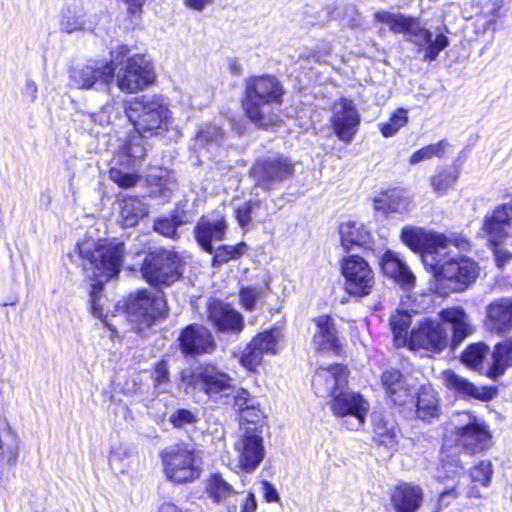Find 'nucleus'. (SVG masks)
<instances>
[{
    "mask_svg": "<svg viewBox=\"0 0 512 512\" xmlns=\"http://www.w3.org/2000/svg\"><path fill=\"white\" fill-rule=\"evenodd\" d=\"M282 86L273 76L252 77L246 81L243 108L256 126L269 128L280 123L275 106L282 102Z\"/></svg>",
    "mask_w": 512,
    "mask_h": 512,
    "instance_id": "obj_1",
    "label": "nucleus"
},
{
    "mask_svg": "<svg viewBox=\"0 0 512 512\" xmlns=\"http://www.w3.org/2000/svg\"><path fill=\"white\" fill-rule=\"evenodd\" d=\"M83 269L88 278L95 281L93 287L102 285L120 272L124 245L121 242L101 239H85L78 245Z\"/></svg>",
    "mask_w": 512,
    "mask_h": 512,
    "instance_id": "obj_2",
    "label": "nucleus"
},
{
    "mask_svg": "<svg viewBox=\"0 0 512 512\" xmlns=\"http://www.w3.org/2000/svg\"><path fill=\"white\" fill-rule=\"evenodd\" d=\"M375 21L389 26L396 34L408 35V40L418 47V53H423L425 61L436 60L439 53L449 46V39L443 33L433 38L430 30L421 26L420 21L411 16L388 11H378L374 14Z\"/></svg>",
    "mask_w": 512,
    "mask_h": 512,
    "instance_id": "obj_3",
    "label": "nucleus"
},
{
    "mask_svg": "<svg viewBox=\"0 0 512 512\" xmlns=\"http://www.w3.org/2000/svg\"><path fill=\"white\" fill-rule=\"evenodd\" d=\"M124 111L136 133L142 136L160 135L173 124L172 112L161 96L135 97L127 102Z\"/></svg>",
    "mask_w": 512,
    "mask_h": 512,
    "instance_id": "obj_4",
    "label": "nucleus"
},
{
    "mask_svg": "<svg viewBox=\"0 0 512 512\" xmlns=\"http://www.w3.org/2000/svg\"><path fill=\"white\" fill-rule=\"evenodd\" d=\"M402 242L412 251L420 253L425 265H432L437 256L445 254L442 251L447 250L453 245L459 249H466L469 243L464 238L449 239L442 233L427 231L423 228L406 226L401 231Z\"/></svg>",
    "mask_w": 512,
    "mask_h": 512,
    "instance_id": "obj_5",
    "label": "nucleus"
},
{
    "mask_svg": "<svg viewBox=\"0 0 512 512\" xmlns=\"http://www.w3.org/2000/svg\"><path fill=\"white\" fill-rule=\"evenodd\" d=\"M161 459L166 477L175 483H188L200 477L199 456L187 444H174L164 449Z\"/></svg>",
    "mask_w": 512,
    "mask_h": 512,
    "instance_id": "obj_6",
    "label": "nucleus"
},
{
    "mask_svg": "<svg viewBox=\"0 0 512 512\" xmlns=\"http://www.w3.org/2000/svg\"><path fill=\"white\" fill-rule=\"evenodd\" d=\"M234 438L236 468L244 473L254 472L265 457L263 430L259 426H241Z\"/></svg>",
    "mask_w": 512,
    "mask_h": 512,
    "instance_id": "obj_7",
    "label": "nucleus"
},
{
    "mask_svg": "<svg viewBox=\"0 0 512 512\" xmlns=\"http://www.w3.org/2000/svg\"><path fill=\"white\" fill-rule=\"evenodd\" d=\"M233 382V378L227 372L212 363L199 364L190 376V385L193 389L213 402L231 396L234 392Z\"/></svg>",
    "mask_w": 512,
    "mask_h": 512,
    "instance_id": "obj_8",
    "label": "nucleus"
},
{
    "mask_svg": "<svg viewBox=\"0 0 512 512\" xmlns=\"http://www.w3.org/2000/svg\"><path fill=\"white\" fill-rule=\"evenodd\" d=\"M181 266V258L177 253L159 250L146 255L141 272L149 284L166 287L181 277Z\"/></svg>",
    "mask_w": 512,
    "mask_h": 512,
    "instance_id": "obj_9",
    "label": "nucleus"
},
{
    "mask_svg": "<svg viewBox=\"0 0 512 512\" xmlns=\"http://www.w3.org/2000/svg\"><path fill=\"white\" fill-rule=\"evenodd\" d=\"M442 253L446 255L437 256L430 267L435 274L450 283V288L453 291L465 290L478 277L477 263L467 257H449L450 253L447 250Z\"/></svg>",
    "mask_w": 512,
    "mask_h": 512,
    "instance_id": "obj_10",
    "label": "nucleus"
},
{
    "mask_svg": "<svg viewBox=\"0 0 512 512\" xmlns=\"http://www.w3.org/2000/svg\"><path fill=\"white\" fill-rule=\"evenodd\" d=\"M117 87L125 93L144 90L155 80L152 62L145 55L135 54L115 71Z\"/></svg>",
    "mask_w": 512,
    "mask_h": 512,
    "instance_id": "obj_11",
    "label": "nucleus"
},
{
    "mask_svg": "<svg viewBox=\"0 0 512 512\" xmlns=\"http://www.w3.org/2000/svg\"><path fill=\"white\" fill-rule=\"evenodd\" d=\"M452 423L458 446L465 450L467 456L488 448L491 435L484 422L475 415L467 411L457 413Z\"/></svg>",
    "mask_w": 512,
    "mask_h": 512,
    "instance_id": "obj_12",
    "label": "nucleus"
},
{
    "mask_svg": "<svg viewBox=\"0 0 512 512\" xmlns=\"http://www.w3.org/2000/svg\"><path fill=\"white\" fill-rule=\"evenodd\" d=\"M345 291L354 297L369 295L375 285V277L369 263L358 255H350L341 261Z\"/></svg>",
    "mask_w": 512,
    "mask_h": 512,
    "instance_id": "obj_13",
    "label": "nucleus"
},
{
    "mask_svg": "<svg viewBox=\"0 0 512 512\" xmlns=\"http://www.w3.org/2000/svg\"><path fill=\"white\" fill-rule=\"evenodd\" d=\"M294 173V163L287 157L276 156L259 159L250 170L256 186L271 190Z\"/></svg>",
    "mask_w": 512,
    "mask_h": 512,
    "instance_id": "obj_14",
    "label": "nucleus"
},
{
    "mask_svg": "<svg viewBox=\"0 0 512 512\" xmlns=\"http://www.w3.org/2000/svg\"><path fill=\"white\" fill-rule=\"evenodd\" d=\"M449 343L446 328L437 320L425 318L412 329L407 345L411 350L423 349L441 353Z\"/></svg>",
    "mask_w": 512,
    "mask_h": 512,
    "instance_id": "obj_15",
    "label": "nucleus"
},
{
    "mask_svg": "<svg viewBox=\"0 0 512 512\" xmlns=\"http://www.w3.org/2000/svg\"><path fill=\"white\" fill-rule=\"evenodd\" d=\"M166 312V302L160 292L139 291L127 305V317L130 322L141 328L150 326L153 321Z\"/></svg>",
    "mask_w": 512,
    "mask_h": 512,
    "instance_id": "obj_16",
    "label": "nucleus"
},
{
    "mask_svg": "<svg viewBox=\"0 0 512 512\" xmlns=\"http://www.w3.org/2000/svg\"><path fill=\"white\" fill-rule=\"evenodd\" d=\"M331 128L336 137L350 144L359 130L361 115L353 100L341 98L332 106Z\"/></svg>",
    "mask_w": 512,
    "mask_h": 512,
    "instance_id": "obj_17",
    "label": "nucleus"
},
{
    "mask_svg": "<svg viewBox=\"0 0 512 512\" xmlns=\"http://www.w3.org/2000/svg\"><path fill=\"white\" fill-rule=\"evenodd\" d=\"M115 73V67L104 65V61L93 60L70 71L71 84L79 89H90L97 82L108 88Z\"/></svg>",
    "mask_w": 512,
    "mask_h": 512,
    "instance_id": "obj_18",
    "label": "nucleus"
},
{
    "mask_svg": "<svg viewBox=\"0 0 512 512\" xmlns=\"http://www.w3.org/2000/svg\"><path fill=\"white\" fill-rule=\"evenodd\" d=\"M208 319L222 333L239 334L245 327L241 313L218 300L209 303Z\"/></svg>",
    "mask_w": 512,
    "mask_h": 512,
    "instance_id": "obj_19",
    "label": "nucleus"
},
{
    "mask_svg": "<svg viewBox=\"0 0 512 512\" xmlns=\"http://www.w3.org/2000/svg\"><path fill=\"white\" fill-rule=\"evenodd\" d=\"M331 409L338 417L352 416L355 418L354 428L364 424L369 404L358 393L340 391L333 397Z\"/></svg>",
    "mask_w": 512,
    "mask_h": 512,
    "instance_id": "obj_20",
    "label": "nucleus"
},
{
    "mask_svg": "<svg viewBox=\"0 0 512 512\" xmlns=\"http://www.w3.org/2000/svg\"><path fill=\"white\" fill-rule=\"evenodd\" d=\"M442 325L451 329V347L456 348L475 330L470 316L462 307H449L439 312Z\"/></svg>",
    "mask_w": 512,
    "mask_h": 512,
    "instance_id": "obj_21",
    "label": "nucleus"
},
{
    "mask_svg": "<svg viewBox=\"0 0 512 512\" xmlns=\"http://www.w3.org/2000/svg\"><path fill=\"white\" fill-rule=\"evenodd\" d=\"M180 348L185 355L212 353L215 342L210 331L202 325L191 324L179 336Z\"/></svg>",
    "mask_w": 512,
    "mask_h": 512,
    "instance_id": "obj_22",
    "label": "nucleus"
},
{
    "mask_svg": "<svg viewBox=\"0 0 512 512\" xmlns=\"http://www.w3.org/2000/svg\"><path fill=\"white\" fill-rule=\"evenodd\" d=\"M348 372L341 365L320 367L313 377V386L316 394L322 397H334L336 392L347 384Z\"/></svg>",
    "mask_w": 512,
    "mask_h": 512,
    "instance_id": "obj_23",
    "label": "nucleus"
},
{
    "mask_svg": "<svg viewBox=\"0 0 512 512\" xmlns=\"http://www.w3.org/2000/svg\"><path fill=\"white\" fill-rule=\"evenodd\" d=\"M511 219V203H505L496 207L490 215L485 217L482 230L486 233L489 241L495 246H499L507 239V227L511 225Z\"/></svg>",
    "mask_w": 512,
    "mask_h": 512,
    "instance_id": "obj_24",
    "label": "nucleus"
},
{
    "mask_svg": "<svg viewBox=\"0 0 512 512\" xmlns=\"http://www.w3.org/2000/svg\"><path fill=\"white\" fill-rule=\"evenodd\" d=\"M466 456L467 453L458 452V446L451 450H443L435 478L445 485L457 484L460 486V478L464 472V457Z\"/></svg>",
    "mask_w": 512,
    "mask_h": 512,
    "instance_id": "obj_25",
    "label": "nucleus"
},
{
    "mask_svg": "<svg viewBox=\"0 0 512 512\" xmlns=\"http://www.w3.org/2000/svg\"><path fill=\"white\" fill-rule=\"evenodd\" d=\"M442 380L449 390L455 392L461 398L487 401L493 397L491 389L475 386L468 379L458 375L453 370L443 371Z\"/></svg>",
    "mask_w": 512,
    "mask_h": 512,
    "instance_id": "obj_26",
    "label": "nucleus"
},
{
    "mask_svg": "<svg viewBox=\"0 0 512 512\" xmlns=\"http://www.w3.org/2000/svg\"><path fill=\"white\" fill-rule=\"evenodd\" d=\"M487 329L506 333L512 329V298H499L486 308Z\"/></svg>",
    "mask_w": 512,
    "mask_h": 512,
    "instance_id": "obj_27",
    "label": "nucleus"
},
{
    "mask_svg": "<svg viewBox=\"0 0 512 512\" xmlns=\"http://www.w3.org/2000/svg\"><path fill=\"white\" fill-rule=\"evenodd\" d=\"M380 264L384 274L394 279L403 289L410 290L414 287V274L395 252L386 251Z\"/></svg>",
    "mask_w": 512,
    "mask_h": 512,
    "instance_id": "obj_28",
    "label": "nucleus"
},
{
    "mask_svg": "<svg viewBox=\"0 0 512 512\" xmlns=\"http://www.w3.org/2000/svg\"><path fill=\"white\" fill-rule=\"evenodd\" d=\"M227 229L224 218L212 220L201 217L195 227V237L199 245L208 253L213 252L212 242L221 241Z\"/></svg>",
    "mask_w": 512,
    "mask_h": 512,
    "instance_id": "obj_29",
    "label": "nucleus"
},
{
    "mask_svg": "<svg viewBox=\"0 0 512 512\" xmlns=\"http://www.w3.org/2000/svg\"><path fill=\"white\" fill-rule=\"evenodd\" d=\"M316 331L313 336V345L316 350L330 351L339 348L337 331L333 319L329 315H320L314 319Z\"/></svg>",
    "mask_w": 512,
    "mask_h": 512,
    "instance_id": "obj_30",
    "label": "nucleus"
},
{
    "mask_svg": "<svg viewBox=\"0 0 512 512\" xmlns=\"http://www.w3.org/2000/svg\"><path fill=\"white\" fill-rule=\"evenodd\" d=\"M381 384L394 404L401 405L405 403L410 393V385L398 369L385 370L381 376Z\"/></svg>",
    "mask_w": 512,
    "mask_h": 512,
    "instance_id": "obj_31",
    "label": "nucleus"
},
{
    "mask_svg": "<svg viewBox=\"0 0 512 512\" xmlns=\"http://www.w3.org/2000/svg\"><path fill=\"white\" fill-rule=\"evenodd\" d=\"M399 429L395 421L386 415L375 414L373 417V439L388 448H393L398 441Z\"/></svg>",
    "mask_w": 512,
    "mask_h": 512,
    "instance_id": "obj_32",
    "label": "nucleus"
},
{
    "mask_svg": "<svg viewBox=\"0 0 512 512\" xmlns=\"http://www.w3.org/2000/svg\"><path fill=\"white\" fill-rule=\"evenodd\" d=\"M419 487L404 484L397 487L392 495V503L397 512H415L422 502Z\"/></svg>",
    "mask_w": 512,
    "mask_h": 512,
    "instance_id": "obj_33",
    "label": "nucleus"
},
{
    "mask_svg": "<svg viewBox=\"0 0 512 512\" xmlns=\"http://www.w3.org/2000/svg\"><path fill=\"white\" fill-rule=\"evenodd\" d=\"M19 454V439L10 428L7 420L0 414V458L6 465H14Z\"/></svg>",
    "mask_w": 512,
    "mask_h": 512,
    "instance_id": "obj_34",
    "label": "nucleus"
},
{
    "mask_svg": "<svg viewBox=\"0 0 512 512\" xmlns=\"http://www.w3.org/2000/svg\"><path fill=\"white\" fill-rule=\"evenodd\" d=\"M86 25V13L80 5L72 3L62 8L59 22L61 32L72 34L84 31Z\"/></svg>",
    "mask_w": 512,
    "mask_h": 512,
    "instance_id": "obj_35",
    "label": "nucleus"
},
{
    "mask_svg": "<svg viewBox=\"0 0 512 512\" xmlns=\"http://www.w3.org/2000/svg\"><path fill=\"white\" fill-rule=\"evenodd\" d=\"M342 247L349 251L354 246H363L369 240V232L362 223L355 221L342 222L339 226Z\"/></svg>",
    "mask_w": 512,
    "mask_h": 512,
    "instance_id": "obj_36",
    "label": "nucleus"
},
{
    "mask_svg": "<svg viewBox=\"0 0 512 512\" xmlns=\"http://www.w3.org/2000/svg\"><path fill=\"white\" fill-rule=\"evenodd\" d=\"M510 366H512V338H507L494 347L492 365L487 371V375L496 380Z\"/></svg>",
    "mask_w": 512,
    "mask_h": 512,
    "instance_id": "obj_37",
    "label": "nucleus"
},
{
    "mask_svg": "<svg viewBox=\"0 0 512 512\" xmlns=\"http://www.w3.org/2000/svg\"><path fill=\"white\" fill-rule=\"evenodd\" d=\"M148 214V208L137 197L124 198L120 203L118 221L124 227H134Z\"/></svg>",
    "mask_w": 512,
    "mask_h": 512,
    "instance_id": "obj_38",
    "label": "nucleus"
},
{
    "mask_svg": "<svg viewBox=\"0 0 512 512\" xmlns=\"http://www.w3.org/2000/svg\"><path fill=\"white\" fill-rule=\"evenodd\" d=\"M417 416L423 421H431L440 414L438 399L435 391L430 387H422L416 402Z\"/></svg>",
    "mask_w": 512,
    "mask_h": 512,
    "instance_id": "obj_39",
    "label": "nucleus"
},
{
    "mask_svg": "<svg viewBox=\"0 0 512 512\" xmlns=\"http://www.w3.org/2000/svg\"><path fill=\"white\" fill-rule=\"evenodd\" d=\"M375 203L376 209H382L387 213H402L408 210L411 200L403 190L392 189L384 193Z\"/></svg>",
    "mask_w": 512,
    "mask_h": 512,
    "instance_id": "obj_40",
    "label": "nucleus"
},
{
    "mask_svg": "<svg viewBox=\"0 0 512 512\" xmlns=\"http://www.w3.org/2000/svg\"><path fill=\"white\" fill-rule=\"evenodd\" d=\"M206 492L215 503H224L236 494L235 489L220 474H213L207 480Z\"/></svg>",
    "mask_w": 512,
    "mask_h": 512,
    "instance_id": "obj_41",
    "label": "nucleus"
},
{
    "mask_svg": "<svg viewBox=\"0 0 512 512\" xmlns=\"http://www.w3.org/2000/svg\"><path fill=\"white\" fill-rule=\"evenodd\" d=\"M224 132L216 125L207 124L203 126L195 137L194 147L197 150H210L221 145L224 140Z\"/></svg>",
    "mask_w": 512,
    "mask_h": 512,
    "instance_id": "obj_42",
    "label": "nucleus"
},
{
    "mask_svg": "<svg viewBox=\"0 0 512 512\" xmlns=\"http://www.w3.org/2000/svg\"><path fill=\"white\" fill-rule=\"evenodd\" d=\"M282 339L283 335L281 330L276 328L259 333L253 338L258 349H260L264 354L270 355H275L279 352L280 342Z\"/></svg>",
    "mask_w": 512,
    "mask_h": 512,
    "instance_id": "obj_43",
    "label": "nucleus"
},
{
    "mask_svg": "<svg viewBox=\"0 0 512 512\" xmlns=\"http://www.w3.org/2000/svg\"><path fill=\"white\" fill-rule=\"evenodd\" d=\"M412 315L404 310H397L390 318V326L396 342L407 343V329L411 325Z\"/></svg>",
    "mask_w": 512,
    "mask_h": 512,
    "instance_id": "obj_44",
    "label": "nucleus"
},
{
    "mask_svg": "<svg viewBox=\"0 0 512 512\" xmlns=\"http://www.w3.org/2000/svg\"><path fill=\"white\" fill-rule=\"evenodd\" d=\"M459 172L453 170H441L430 179L432 189L438 194H446L453 189L458 181Z\"/></svg>",
    "mask_w": 512,
    "mask_h": 512,
    "instance_id": "obj_45",
    "label": "nucleus"
},
{
    "mask_svg": "<svg viewBox=\"0 0 512 512\" xmlns=\"http://www.w3.org/2000/svg\"><path fill=\"white\" fill-rule=\"evenodd\" d=\"M449 143L446 140H441L435 144L427 145L415 151L409 158V163L415 165L421 161L431 159L433 157H443Z\"/></svg>",
    "mask_w": 512,
    "mask_h": 512,
    "instance_id": "obj_46",
    "label": "nucleus"
},
{
    "mask_svg": "<svg viewBox=\"0 0 512 512\" xmlns=\"http://www.w3.org/2000/svg\"><path fill=\"white\" fill-rule=\"evenodd\" d=\"M199 421V411L196 408H178L169 415V422L178 429L195 426Z\"/></svg>",
    "mask_w": 512,
    "mask_h": 512,
    "instance_id": "obj_47",
    "label": "nucleus"
},
{
    "mask_svg": "<svg viewBox=\"0 0 512 512\" xmlns=\"http://www.w3.org/2000/svg\"><path fill=\"white\" fill-rule=\"evenodd\" d=\"M488 346L483 343L469 345L462 353L461 360L473 369H478L488 353Z\"/></svg>",
    "mask_w": 512,
    "mask_h": 512,
    "instance_id": "obj_48",
    "label": "nucleus"
},
{
    "mask_svg": "<svg viewBox=\"0 0 512 512\" xmlns=\"http://www.w3.org/2000/svg\"><path fill=\"white\" fill-rule=\"evenodd\" d=\"M263 355L252 339L241 352L239 362L244 368L253 371L262 363Z\"/></svg>",
    "mask_w": 512,
    "mask_h": 512,
    "instance_id": "obj_49",
    "label": "nucleus"
},
{
    "mask_svg": "<svg viewBox=\"0 0 512 512\" xmlns=\"http://www.w3.org/2000/svg\"><path fill=\"white\" fill-rule=\"evenodd\" d=\"M113 108L112 105L108 104L101 108L97 113H83L82 119L80 120L83 124L88 125V130L94 132L97 126L103 127L111 122L110 112Z\"/></svg>",
    "mask_w": 512,
    "mask_h": 512,
    "instance_id": "obj_50",
    "label": "nucleus"
},
{
    "mask_svg": "<svg viewBox=\"0 0 512 512\" xmlns=\"http://www.w3.org/2000/svg\"><path fill=\"white\" fill-rule=\"evenodd\" d=\"M406 114V110L399 109L387 122L379 124L382 135L386 138L395 135L400 128L407 124L408 118Z\"/></svg>",
    "mask_w": 512,
    "mask_h": 512,
    "instance_id": "obj_51",
    "label": "nucleus"
},
{
    "mask_svg": "<svg viewBox=\"0 0 512 512\" xmlns=\"http://www.w3.org/2000/svg\"><path fill=\"white\" fill-rule=\"evenodd\" d=\"M247 245L241 242L235 246H222L218 248L213 258V266L221 265L229 260L242 256L246 251Z\"/></svg>",
    "mask_w": 512,
    "mask_h": 512,
    "instance_id": "obj_52",
    "label": "nucleus"
},
{
    "mask_svg": "<svg viewBox=\"0 0 512 512\" xmlns=\"http://www.w3.org/2000/svg\"><path fill=\"white\" fill-rule=\"evenodd\" d=\"M182 224L178 216L160 217L154 221L153 229L155 232L169 238L177 236V229Z\"/></svg>",
    "mask_w": 512,
    "mask_h": 512,
    "instance_id": "obj_53",
    "label": "nucleus"
},
{
    "mask_svg": "<svg viewBox=\"0 0 512 512\" xmlns=\"http://www.w3.org/2000/svg\"><path fill=\"white\" fill-rule=\"evenodd\" d=\"M146 136L135 134L131 136L123 146V152L131 158L133 161L141 160L146 155V148L144 146V140Z\"/></svg>",
    "mask_w": 512,
    "mask_h": 512,
    "instance_id": "obj_54",
    "label": "nucleus"
},
{
    "mask_svg": "<svg viewBox=\"0 0 512 512\" xmlns=\"http://www.w3.org/2000/svg\"><path fill=\"white\" fill-rule=\"evenodd\" d=\"M263 295L261 287H243L239 292V300L242 307L247 311H253L257 307L258 300Z\"/></svg>",
    "mask_w": 512,
    "mask_h": 512,
    "instance_id": "obj_55",
    "label": "nucleus"
},
{
    "mask_svg": "<svg viewBox=\"0 0 512 512\" xmlns=\"http://www.w3.org/2000/svg\"><path fill=\"white\" fill-rule=\"evenodd\" d=\"M493 474L492 464L490 461H481L472 468L470 472L471 481L483 487H487L491 481Z\"/></svg>",
    "mask_w": 512,
    "mask_h": 512,
    "instance_id": "obj_56",
    "label": "nucleus"
},
{
    "mask_svg": "<svg viewBox=\"0 0 512 512\" xmlns=\"http://www.w3.org/2000/svg\"><path fill=\"white\" fill-rule=\"evenodd\" d=\"M264 414L259 408V404L251 405L247 409L241 411L240 424L241 426H259L263 430L262 421Z\"/></svg>",
    "mask_w": 512,
    "mask_h": 512,
    "instance_id": "obj_57",
    "label": "nucleus"
},
{
    "mask_svg": "<svg viewBox=\"0 0 512 512\" xmlns=\"http://www.w3.org/2000/svg\"><path fill=\"white\" fill-rule=\"evenodd\" d=\"M110 179L122 188H129L137 184L139 177L133 173H124L120 169L111 168Z\"/></svg>",
    "mask_w": 512,
    "mask_h": 512,
    "instance_id": "obj_58",
    "label": "nucleus"
},
{
    "mask_svg": "<svg viewBox=\"0 0 512 512\" xmlns=\"http://www.w3.org/2000/svg\"><path fill=\"white\" fill-rule=\"evenodd\" d=\"M259 207L258 201H249L235 210V217L242 228H246L251 221V213Z\"/></svg>",
    "mask_w": 512,
    "mask_h": 512,
    "instance_id": "obj_59",
    "label": "nucleus"
},
{
    "mask_svg": "<svg viewBox=\"0 0 512 512\" xmlns=\"http://www.w3.org/2000/svg\"><path fill=\"white\" fill-rule=\"evenodd\" d=\"M110 57V61L104 62V65H111L117 71L119 66L124 64V60L130 58V48L127 45H118L111 49Z\"/></svg>",
    "mask_w": 512,
    "mask_h": 512,
    "instance_id": "obj_60",
    "label": "nucleus"
},
{
    "mask_svg": "<svg viewBox=\"0 0 512 512\" xmlns=\"http://www.w3.org/2000/svg\"><path fill=\"white\" fill-rule=\"evenodd\" d=\"M235 405L238 407L240 411L247 409L251 405L257 404V400L250 395V393L243 388L237 390L235 396Z\"/></svg>",
    "mask_w": 512,
    "mask_h": 512,
    "instance_id": "obj_61",
    "label": "nucleus"
},
{
    "mask_svg": "<svg viewBox=\"0 0 512 512\" xmlns=\"http://www.w3.org/2000/svg\"><path fill=\"white\" fill-rule=\"evenodd\" d=\"M460 486L457 484H448L439 495V505L448 506L459 495Z\"/></svg>",
    "mask_w": 512,
    "mask_h": 512,
    "instance_id": "obj_62",
    "label": "nucleus"
},
{
    "mask_svg": "<svg viewBox=\"0 0 512 512\" xmlns=\"http://www.w3.org/2000/svg\"><path fill=\"white\" fill-rule=\"evenodd\" d=\"M153 379L156 387H159L169 381V370L165 361H161L156 365L153 373Z\"/></svg>",
    "mask_w": 512,
    "mask_h": 512,
    "instance_id": "obj_63",
    "label": "nucleus"
},
{
    "mask_svg": "<svg viewBox=\"0 0 512 512\" xmlns=\"http://www.w3.org/2000/svg\"><path fill=\"white\" fill-rule=\"evenodd\" d=\"M127 457V452L123 451L121 454L120 452L113 451L110 456V465L118 470L119 472L123 473L128 468V463L125 461V458Z\"/></svg>",
    "mask_w": 512,
    "mask_h": 512,
    "instance_id": "obj_64",
    "label": "nucleus"
}]
</instances>
